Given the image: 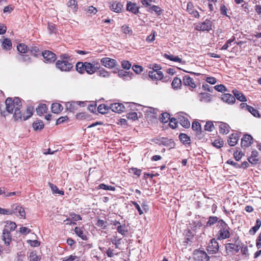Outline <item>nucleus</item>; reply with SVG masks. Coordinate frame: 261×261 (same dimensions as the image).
Listing matches in <instances>:
<instances>
[{
    "label": "nucleus",
    "instance_id": "obj_1",
    "mask_svg": "<svg viewBox=\"0 0 261 261\" xmlns=\"http://www.w3.org/2000/svg\"><path fill=\"white\" fill-rule=\"evenodd\" d=\"M6 109L9 113H13L15 121H19L21 118L20 109L22 107V102L18 97L14 98L8 97L5 101Z\"/></svg>",
    "mask_w": 261,
    "mask_h": 261
},
{
    "label": "nucleus",
    "instance_id": "obj_2",
    "mask_svg": "<svg viewBox=\"0 0 261 261\" xmlns=\"http://www.w3.org/2000/svg\"><path fill=\"white\" fill-rule=\"evenodd\" d=\"M216 238L217 240L221 241L230 238V228L222 219L218 221L216 225Z\"/></svg>",
    "mask_w": 261,
    "mask_h": 261
},
{
    "label": "nucleus",
    "instance_id": "obj_3",
    "mask_svg": "<svg viewBox=\"0 0 261 261\" xmlns=\"http://www.w3.org/2000/svg\"><path fill=\"white\" fill-rule=\"evenodd\" d=\"M10 215L15 214L19 219H25V212L24 208L20 203H14L11 205Z\"/></svg>",
    "mask_w": 261,
    "mask_h": 261
},
{
    "label": "nucleus",
    "instance_id": "obj_4",
    "mask_svg": "<svg viewBox=\"0 0 261 261\" xmlns=\"http://www.w3.org/2000/svg\"><path fill=\"white\" fill-rule=\"evenodd\" d=\"M213 22L208 19L203 22H199L195 24V30L198 31L209 32L212 29Z\"/></svg>",
    "mask_w": 261,
    "mask_h": 261
},
{
    "label": "nucleus",
    "instance_id": "obj_5",
    "mask_svg": "<svg viewBox=\"0 0 261 261\" xmlns=\"http://www.w3.org/2000/svg\"><path fill=\"white\" fill-rule=\"evenodd\" d=\"M56 67L61 71L69 72L72 70L73 66L69 61H57L56 63Z\"/></svg>",
    "mask_w": 261,
    "mask_h": 261
},
{
    "label": "nucleus",
    "instance_id": "obj_6",
    "mask_svg": "<svg viewBox=\"0 0 261 261\" xmlns=\"http://www.w3.org/2000/svg\"><path fill=\"white\" fill-rule=\"evenodd\" d=\"M193 259L198 261H208L210 257L205 251L196 249L193 253Z\"/></svg>",
    "mask_w": 261,
    "mask_h": 261
},
{
    "label": "nucleus",
    "instance_id": "obj_7",
    "mask_svg": "<svg viewBox=\"0 0 261 261\" xmlns=\"http://www.w3.org/2000/svg\"><path fill=\"white\" fill-rule=\"evenodd\" d=\"M86 103L84 101H70L66 102V110L68 111L73 112L77 110L79 107H85Z\"/></svg>",
    "mask_w": 261,
    "mask_h": 261
},
{
    "label": "nucleus",
    "instance_id": "obj_8",
    "mask_svg": "<svg viewBox=\"0 0 261 261\" xmlns=\"http://www.w3.org/2000/svg\"><path fill=\"white\" fill-rule=\"evenodd\" d=\"M217 240V239L213 238L208 243L206 250L209 254H215L218 252L219 246Z\"/></svg>",
    "mask_w": 261,
    "mask_h": 261
},
{
    "label": "nucleus",
    "instance_id": "obj_9",
    "mask_svg": "<svg viewBox=\"0 0 261 261\" xmlns=\"http://www.w3.org/2000/svg\"><path fill=\"white\" fill-rule=\"evenodd\" d=\"M86 70L88 74H92L95 73L97 69L100 68V64L97 62H93L92 63H89L86 62Z\"/></svg>",
    "mask_w": 261,
    "mask_h": 261
},
{
    "label": "nucleus",
    "instance_id": "obj_10",
    "mask_svg": "<svg viewBox=\"0 0 261 261\" xmlns=\"http://www.w3.org/2000/svg\"><path fill=\"white\" fill-rule=\"evenodd\" d=\"M130 107V103L125 102L124 104L115 102V113H122L128 111Z\"/></svg>",
    "mask_w": 261,
    "mask_h": 261
},
{
    "label": "nucleus",
    "instance_id": "obj_11",
    "mask_svg": "<svg viewBox=\"0 0 261 261\" xmlns=\"http://www.w3.org/2000/svg\"><path fill=\"white\" fill-rule=\"evenodd\" d=\"M158 110L153 108H149L145 111L146 117L150 121L156 119L158 117Z\"/></svg>",
    "mask_w": 261,
    "mask_h": 261
},
{
    "label": "nucleus",
    "instance_id": "obj_12",
    "mask_svg": "<svg viewBox=\"0 0 261 261\" xmlns=\"http://www.w3.org/2000/svg\"><path fill=\"white\" fill-rule=\"evenodd\" d=\"M42 55L45 61L48 63L54 62L57 59L56 54L49 50L43 51Z\"/></svg>",
    "mask_w": 261,
    "mask_h": 261
},
{
    "label": "nucleus",
    "instance_id": "obj_13",
    "mask_svg": "<svg viewBox=\"0 0 261 261\" xmlns=\"http://www.w3.org/2000/svg\"><path fill=\"white\" fill-rule=\"evenodd\" d=\"M183 84L189 87L190 90H192L196 87V85L193 78L189 75H185L182 79Z\"/></svg>",
    "mask_w": 261,
    "mask_h": 261
},
{
    "label": "nucleus",
    "instance_id": "obj_14",
    "mask_svg": "<svg viewBox=\"0 0 261 261\" xmlns=\"http://www.w3.org/2000/svg\"><path fill=\"white\" fill-rule=\"evenodd\" d=\"M253 138L248 134L244 135L241 139V146L243 147H248L252 144Z\"/></svg>",
    "mask_w": 261,
    "mask_h": 261
},
{
    "label": "nucleus",
    "instance_id": "obj_15",
    "mask_svg": "<svg viewBox=\"0 0 261 261\" xmlns=\"http://www.w3.org/2000/svg\"><path fill=\"white\" fill-rule=\"evenodd\" d=\"M34 110V109L33 107H28L25 112H24L23 113H21V118L20 119H19V120L25 121L30 118L33 115Z\"/></svg>",
    "mask_w": 261,
    "mask_h": 261
},
{
    "label": "nucleus",
    "instance_id": "obj_16",
    "mask_svg": "<svg viewBox=\"0 0 261 261\" xmlns=\"http://www.w3.org/2000/svg\"><path fill=\"white\" fill-rule=\"evenodd\" d=\"M220 12L221 14L223 16H225L229 19L230 18L228 14H231V12H230L229 7L226 5V3L224 1H223V3L221 4L220 6Z\"/></svg>",
    "mask_w": 261,
    "mask_h": 261
},
{
    "label": "nucleus",
    "instance_id": "obj_17",
    "mask_svg": "<svg viewBox=\"0 0 261 261\" xmlns=\"http://www.w3.org/2000/svg\"><path fill=\"white\" fill-rule=\"evenodd\" d=\"M240 138V135L238 133H233L229 135L227 142L229 146H235Z\"/></svg>",
    "mask_w": 261,
    "mask_h": 261
},
{
    "label": "nucleus",
    "instance_id": "obj_18",
    "mask_svg": "<svg viewBox=\"0 0 261 261\" xmlns=\"http://www.w3.org/2000/svg\"><path fill=\"white\" fill-rule=\"evenodd\" d=\"M149 76L152 80H160L163 77V74L162 71L157 70H152L149 71Z\"/></svg>",
    "mask_w": 261,
    "mask_h": 261
},
{
    "label": "nucleus",
    "instance_id": "obj_19",
    "mask_svg": "<svg viewBox=\"0 0 261 261\" xmlns=\"http://www.w3.org/2000/svg\"><path fill=\"white\" fill-rule=\"evenodd\" d=\"M187 11L195 18H199L200 16L198 12L194 9L193 4L191 2H188L187 5Z\"/></svg>",
    "mask_w": 261,
    "mask_h": 261
},
{
    "label": "nucleus",
    "instance_id": "obj_20",
    "mask_svg": "<svg viewBox=\"0 0 261 261\" xmlns=\"http://www.w3.org/2000/svg\"><path fill=\"white\" fill-rule=\"evenodd\" d=\"M139 7L136 3L128 2L126 5V10L132 13L137 14L139 13Z\"/></svg>",
    "mask_w": 261,
    "mask_h": 261
},
{
    "label": "nucleus",
    "instance_id": "obj_21",
    "mask_svg": "<svg viewBox=\"0 0 261 261\" xmlns=\"http://www.w3.org/2000/svg\"><path fill=\"white\" fill-rule=\"evenodd\" d=\"M74 232L75 233L83 240H87V232L83 227H75Z\"/></svg>",
    "mask_w": 261,
    "mask_h": 261
},
{
    "label": "nucleus",
    "instance_id": "obj_22",
    "mask_svg": "<svg viewBox=\"0 0 261 261\" xmlns=\"http://www.w3.org/2000/svg\"><path fill=\"white\" fill-rule=\"evenodd\" d=\"M2 239L6 245H9L12 241L11 232L7 229H4L3 231Z\"/></svg>",
    "mask_w": 261,
    "mask_h": 261
},
{
    "label": "nucleus",
    "instance_id": "obj_23",
    "mask_svg": "<svg viewBox=\"0 0 261 261\" xmlns=\"http://www.w3.org/2000/svg\"><path fill=\"white\" fill-rule=\"evenodd\" d=\"M258 155V153L257 151L255 150H253L251 152V155L248 158V162L253 165L257 164L259 161L257 158Z\"/></svg>",
    "mask_w": 261,
    "mask_h": 261
},
{
    "label": "nucleus",
    "instance_id": "obj_24",
    "mask_svg": "<svg viewBox=\"0 0 261 261\" xmlns=\"http://www.w3.org/2000/svg\"><path fill=\"white\" fill-rule=\"evenodd\" d=\"M219 133L222 135L227 134L230 131V126L224 122H220L219 125Z\"/></svg>",
    "mask_w": 261,
    "mask_h": 261
},
{
    "label": "nucleus",
    "instance_id": "obj_25",
    "mask_svg": "<svg viewBox=\"0 0 261 261\" xmlns=\"http://www.w3.org/2000/svg\"><path fill=\"white\" fill-rule=\"evenodd\" d=\"M102 64L106 67L112 68L114 67V59L103 58L101 60Z\"/></svg>",
    "mask_w": 261,
    "mask_h": 261
},
{
    "label": "nucleus",
    "instance_id": "obj_26",
    "mask_svg": "<svg viewBox=\"0 0 261 261\" xmlns=\"http://www.w3.org/2000/svg\"><path fill=\"white\" fill-rule=\"evenodd\" d=\"M222 99L223 101L228 104H233L236 101L235 97L229 93L223 94L222 95Z\"/></svg>",
    "mask_w": 261,
    "mask_h": 261
},
{
    "label": "nucleus",
    "instance_id": "obj_27",
    "mask_svg": "<svg viewBox=\"0 0 261 261\" xmlns=\"http://www.w3.org/2000/svg\"><path fill=\"white\" fill-rule=\"evenodd\" d=\"M178 122L185 128H189L190 126V122L188 119L185 116L179 115L178 116Z\"/></svg>",
    "mask_w": 261,
    "mask_h": 261
},
{
    "label": "nucleus",
    "instance_id": "obj_28",
    "mask_svg": "<svg viewBox=\"0 0 261 261\" xmlns=\"http://www.w3.org/2000/svg\"><path fill=\"white\" fill-rule=\"evenodd\" d=\"M235 97V99L237 98L238 100L242 102H245L247 101V98L243 93L240 92L237 89H234L232 91Z\"/></svg>",
    "mask_w": 261,
    "mask_h": 261
},
{
    "label": "nucleus",
    "instance_id": "obj_29",
    "mask_svg": "<svg viewBox=\"0 0 261 261\" xmlns=\"http://www.w3.org/2000/svg\"><path fill=\"white\" fill-rule=\"evenodd\" d=\"M113 104H111V106H108L106 104H101L97 108V111L99 113L106 114L108 113L109 110L111 109Z\"/></svg>",
    "mask_w": 261,
    "mask_h": 261
},
{
    "label": "nucleus",
    "instance_id": "obj_30",
    "mask_svg": "<svg viewBox=\"0 0 261 261\" xmlns=\"http://www.w3.org/2000/svg\"><path fill=\"white\" fill-rule=\"evenodd\" d=\"M48 108L46 104L41 103L36 108V112L38 115H42V114L46 113L47 111Z\"/></svg>",
    "mask_w": 261,
    "mask_h": 261
},
{
    "label": "nucleus",
    "instance_id": "obj_31",
    "mask_svg": "<svg viewBox=\"0 0 261 261\" xmlns=\"http://www.w3.org/2000/svg\"><path fill=\"white\" fill-rule=\"evenodd\" d=\"M128 226L125 224L119 225L117 227V231L122 236H125L128 233Z\"/></svg>",
    "mask_w": 261,
    "mask_h": 261
},
{
    "label": "nucleus",
    "instance_id": "obj_32",
    "mask_svg": "<svg viewBox=\"0 0 261 261\" xmlns=\"http://www.w3.org/2000/svg\"><path fill=\"white\" fill-rule=\"evenodd\" d=\"M76 119L79 120H88L91 118V116L85 112H81L75 115Z\"/></svg>",
    "mask_w": 261,
    "mask_h": 261
},
{
    "label": "nucleus",
    "instance_id": "obj_33",
    "mask_svg": "<svg viewBox=\"0 0 261 261\" xmlns=\"http://www.w3.org/2000/svg\"><path fill=\"white\" fill-rule=\"evenodd\" d=\"M226 250L229 252H233L234 251L236 253L239 251V246L232 243H227L225 245Z\"/></svg>",
    "mask_w": 261,
    "mask_h": 261
},
{
    "label": "nucleus",
    "instance_id": "obj_34",
    "mask_svg": "<svg viewBox=\"0 0 261 261\" xmlns=\"http://www.w3.org/2000/svg\"><path fill=\"white\" fill-rule=\"evenodd\" d=\"M63 109V106L59 103H54L51 106V111L54 113L59 114Z\"/></svg>",
    "mask_w": 261,
    "mask_h": 261
},
{
    "label": "nucleus",
    "instance_id": "obj_35",
    "mask_svg": "<svg viewBox=\"0 0 261 261\" xmlns=\"http://www.w3.org/2000/svg\"><path fill=\"white\" fill-rule=\"evenodd\" d=\"M164 57L166 59L173 62L180 63L182 62L181 58H179L178 56H176L173 55L165 54Z\"/></svg>",
    "mask_w": 261,
    "mask_h": 261
},
{
    "label": "nucleus",
    "instance_id": "obj_36",
    "mask_svg": "<svg viewBox=\"0 0 261 261\" xmlns=\"http://www.w3.org/2000/svg\"><path fill=\"white\" fill-rule=\"evenodd\" d=\"M86 65V62L84 63L82 62H78L76 64V66H75L76 70L80 73H81V74L84 73L85 72V70H86V68H85Z\"/></svg>",
    "mask_w": 261,
    "mask_h": 261
},
{
    "label": "nucleus",
    "instance_id": "obj_37",
    "mask_svg": "<svg viewBox=\"0 0 261 261\" xmlns=\"http://www.w3.org/2000/svg\"><path fill=\"white\" fill-rule=\"evenodd\" d=\"M2 47L3 49L9 50L12 48V42L8 38H5L2 42Z\"/></svg>",
    "mask_w": 261,
    "mask_h": 261
},
{
    "label": "nucleus",
    "instance_id": "obj_38",
    "mask_svg": "<svg viewBox=\"0 0 261 261\" xmlns=\"http://www.w3.org/2000/svg\"><path fill=\"white\" fill-rule=\"evenodd\" d=\"M6 223V224L4 229H7L10 232L14 231L17 227L16 223L14 222L7 221Z\"/></svg>",
    "mask_w": 261,
    "mask_h": 261
},
{
    "label": "nucleus",
    "instance_id": "obj_39",
    "mask_svg": "<svg viewBox=\"0 0 261 261\" xmlns=\"http://www.w3.org/2000/svg\"><path fill=\"white\" fill-rule=\"evenodd\" d=\"M43 122L41 120H38L33 123V127L34 130H40L44 128Z\"/></svg>",
    "mask_w": 261,
    "mask_h": 261
},
{
    "label": "nucleus",
    "instance_id": "obj_40",
    "mask_svg": "<svg viewBox=\"0 0 261 261\" xmlns=\"http://www.w3.org/2000/svg\"><path fill=\"white\" fill-rule=\"evenodd\" d=\"M49 185L54 194H58L61 195H64V191L60 190L56 185L51 183H49Z\"/></svg>",
    "mask_w": 261,
    "mask_h": 261
},
{
    "label": "nucleus",
    "instance_id": "obj_41",
    "mask_svg": "<svg viewBox=\"0 0 261 261\" xmlns=\"http://www.w3.org/2000/svg\"><path fill=\"white\" fill-rule=\"evenodd\" d=\"M17 50L22 54H25L28 52L29 48L27 45L24 43H19L17 46Z\"/></svg>",
    "mask_w": 261,
    "mask_h": 261
},
{
    "label": "nucleus",
    "instance_id": "obj_42",
    "mask_svg": "<svg viewBox=\"0 0 261 261\" xmlns=\"http://www.w3.org/2000/svg\"><path fill=\"white\" fill-rule=\"evenodd\" d=\"M212 145L217 148H220L223 146L224 141L221 138H217L212 142Z\"/></svg>",
    "mask_w": 261,
    "mask_h": 261
},
{
    "label": "nucleus",
    "instance_id": "obj_43",
    "mask_svg": "<svg viewBox=\"0 0 261 261\" xmlns=\"http://www.w3.org/2000/svg\"><path fill=\"white\" fill-rule=\"evenodd\" d=\"M181 83L182 82L181 80L179 78L176 77L173 80L171 85L173 89H177L178 88L180 87Z\"/></svg>",
    "mask_w": 261,
    "mask_h": 261
},
{
    "label": "nucleus",
    "instance_id": "obj_44",
    "mask_svg": "<svg viewBox=\"0 0 261 261\" xmlns=\"http://www.w3.org/2000/svg\"><path fill=\"white\" fill-rule=\"evenodd\" d=\"M170 118V115L168 113L165 112L161 114L160 119L161 122L166 123L169 121Z\"/></svg>",
    "mask_w": 261,
    "mask_h": 261
},
{
    "label": "nucleus",
    "instance_id": "obj_45",
    "mask_svg": "<svg viewBox=\"0 0 261 261\" xmlns=\"http://www.w3.org/2000/svg\"><path fill=\"white\" fill-rule=\"evenodd\" d=\"M29 257L30 261H40L41 256L40 255H37L36 253L34 251H32L30 253Z\"/></svg>",
    "mask_w": 261,
    "mask_h": 261
},
{
    "label": "nucleus",
    "instance_id": "obj_46",
    "mask_svg": "<svg viewBox=\"0 0 261 261\" xmlns=\"http://www.w3.org/2000/svg\"><path fill=\"white\" fill-rule=\"evenodd\" d=\"M192 128L193 130L197 134H200L201 131V127L200 123L198 121H194L192 123Z\"/></svg>",
    "mask_w": 261,
    "mask_h": 261
},
{
    "label": "nucleus",
    "instance_id": "obj_47",
    "mask_svg": "<svg viewBox=\"0 0 261 261\" xmlns=\"http://www.w3.org/2000/svg\"><path fill=\"white\" fill-rule=\"evenodd\" d=\"M179 138L184 144H190V137L185 134H180L179 136Z\"/></svg>",
    "mask_w": 261,
    "mask_h": 261
},
{
    "label": "nucleus",
    "instance_id": "obj_48",
    "mask_svg": "<svg viewBox=\"0 0 261 261\" xmlns=\"http://www.w3.org/2000/svg\"><path fill=\"white\" fill-rule=\"evenodd\" d=\"M253 116L256 118H260V115L257 109H255L253 107L250 106L249 107L248 109L247 110Z\"/></svg>",
    "mask_w": 261,
    "mask_h": 261
},
{
    "label": "nucleus",
    "instance_id": "obj_49",
    "mask_svg": "<svg viewBox=\"0 0 261 261\" xmlns=\"http://www.w3.org/2000/svg\"><path fill=\"white\" fill-rule=\"evenodd\" d=\"M218 218L216 216H210L208 218V221L206 223V226H211L215 224L216 222L218 223Z\"/></svg>",
    "mask_w": 261,
    "mask_h": 261
},
{
    "label": "nucleus",
    "instance_id": "obj_50",
    "mask_svg": "<svg viewBox=\"0 0 261 261\" xmlns=\"http://www.w3.org/2000/svg\"><path fill=\"white\" fill-rule=\"evenodd\" d=\"M118 76L120 77H122L124 79H125L127 77H130L132 75H133V73H130L129 72L125 71L123 70H120L118 72Z\"/></svg>",
    "mask_w": 261,
    "mask_h": 261
},
{
    "label": "nucleus",
    "instance_id": "obj_51",
    "mask_svg": "<svg viewBox=\"0 0 261 261\" xmlns=\"http://www.w3.org/2000/svg\"><path fill=\"white\" fill-rule=\"evenodd\" d=\"M215 128L213 122L211 121H207L204 125V129L208 132L213 131Z\"/></svg>",
    "mask_w": 261,
    "mask_h": 261
},
{
    "label": "nucleus",
    "instance_id": "obj_52",
    "mask_svg": "<svg viewBox=\"0 0 261 261\" xmlns=\"http://www.w3.org/2000/svg\"><path fill=\"white\" fill-rule=\"evenodd\" d=\"M79 257L74 255H70L62 258V261H78Z\"/></svg>",
    "mask_w": 261,
    "mask_h": 261
},
{
    "label": "nucleus",
    "instance_id": "obj_53",
    "mask_svg": "<svg viewBox=\"0 0 261 261\" xmlns=\"http://www.w3.org/2000/svg\"><path fill=\"white\" fill-rule=\"evenodd\" d=\"M29 50H30L31 54L34 56H37L40 52L39 48L36 46H31Z\"/></svg>",
    "mask_w": 261,
    "mask_h": 261
},
{
    "label": "nucleus",
    "instance_id": "obj_54",
    "mask_svg": "<svg viewBox=\"0 0 261 261\" xmlns=\"http://www.w3.org/2000/svg\"><path fill=\"white\" fill-rule=\"evenodd\" d=\"M169 121V126L170 127H171L173 129H174L177 127L178 122V120H177L175 118H170Z\"/></svg>",
    "mask_w": 261,
    "mask_h": 261
},
{
    "label": "nucleus",
    "instance_id": "obj_55",
    "mask_svg": "<svg viewBox=\"0 0 261 261\" xmlns=\"http://www.w3.org/2000/svg\"><path fill=\"white\" fill-rule=\"evenodd\" d=\"M127 118L128 119L132 120L133 121H136L138 119V114L136 112L129 113L127 114Z\"/></svg>",
    "mask_w": 261,
    "mask_h": 261
},
{
    "label": "nucleus",
    "instance_id": "obj_56",
    "mask_svg": "<svg viewBox=\"0 0 261 261\" xmlns=\"http://www.w3.org/2000/svg\"><path fill=\"white\" fill-rule=\"evenodd\" d=\"M243 155L244 154L242 151L238 150L236 151L233 153V156L237 161H239Z\"/></svg>",
    "mask_w": 261,
    "mask_h": 261
},
{
    "label": "nucleus",
    "instance_id": "obj_57",
    "mask_svg": "<svg viewBox=\"0 0 261 261\" xmlns=\"http://www.w3.org/2000/svg\"><path fill=\"white\" fill-rule=\"evenodd\" d=\"M47 29L50 34L56 33L57 29L55 24L51 23H48Z\"/></svg>",
    "mask_w": 261,
    "mask_h": 261
},
{
    "label": "nucleus",
    "instance_id": "obj_58",
    "mask_svg": "<svg viewBox=\"0 0 261 261\" xmlns=\"http://www.w3.org/2000/svg\"><path fill=\"white\" fill-rule=\"evenodd\" d=\"M208 2V7L210 10V11L211 12L214 11V7L213 4H215L218 0H207Z\"/></svg>",
    "mask_w": 261,
    "mask_h": 261
},
{
    "label": "nucleus",
    "instance_id": "obj_59",
    "mask_svg": "<svg viewBox=\"0 0 261 261\" xmlns=\"http://www.w3.org/2000/svg\"><path fill=\"white\" fill-rule=\"evenodd\" d=\"M121 31L125 34H130L132 33L131 29L126 25H124L121 27Z\"/></svg>",
    "mask_w": 261,
    "mask_h": 261
},
{
    "label": "nucleus",
    "instance_id": "obj_60",
    "mask_svg": "<svg viewBox=\"0 0 261 261\" xmlns=\"http://www.w3.org/2000/svg\"><path fill=\"white\" fill-rule=\"evenodd\" d=\"M106 224L107 221L99 219L97 221V223H96V225L99 227H101V228L105 229L106 228L107 226Z\"/></svg>",
    "mask_w": 261,
    "mask_h": 261
},
{
    "label": "nucleus",
    "instance_id": "obj_61",
    "mask_svg": "<svg viewBox=\"0 0 261 261\" xmlns=\"http://www.w3.org/2000/svg\"><path fill=\"white\" fill-rule=\"evenodd\" d=\"M67 5L68 7L74 6L75 12L78 9L77 2L75 0H69Z\"/></svg>",
    "mask_w": 261,
    "mask_h": 261
},
{
    "label": "nucleus",
    "instance_id": "obj_62",
    "mask_svg": "<svg viewBox=\"0 0 261 261\" xmlns=\"http://www.w3.org/2000/svg\"><path fill=\"white\" fill-rule=\"evenodd\" d=\"M69 216L71 219L75 221H80L82 220V217L80 215L76 214L74 213H71L69 214Z\"/></svg>",
    "mask_w": 261,
    "mask_h": 261
},
{
    "label": "nucleus",
    "instance_id": "obj_63",
    "mask_svg": "<svg viewBox=\"0 0 261 261\" xmlns=\"http://www.w3.org/2000/svg\"><path fill=\"white\" fill-rule=\"evenodd\" d=\"M129 173L139 176L141 173V170L136 168H132L129 170Z\"/></svg>",
    "mask_w": 261,
    "mask_h": 261
},
{
    "label": "nucleus",
    "instance_id": "obj_64",
    "mask_svg": "<svg viewBox=\"0 0 261 261\" xmlns=\"http://www.w3.org/2000/svg\"><path fill=\"white\" fill-rule=\"evenodd\" d=\"M216 90L219 92H225L227 91L226 87L222 84L216 85L214 87Z\"/></svg>",
    "mask_w": 261,
    "mask_h": 261
}]
</instances>
